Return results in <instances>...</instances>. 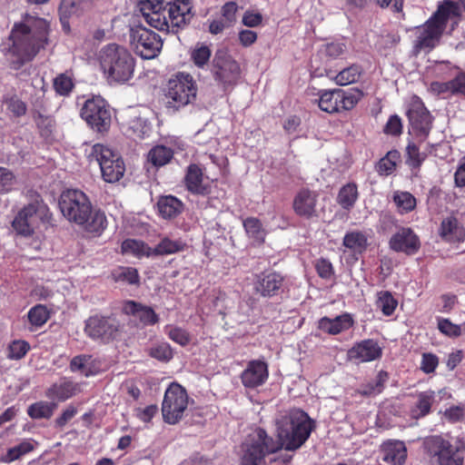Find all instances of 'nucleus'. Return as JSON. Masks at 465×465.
Segmentation results:
<instances>
[{
  "label": "nucleus",
  "instance_id": "1",
  "mask_svg": "<svg viewBox=\"0 0 465 465\" xmlns=\"http://www.w3.org/2000/svg\"><path fill=\"white\" fill-rule=\"evenodd\" d=\"M275 425L278 440L260 428L249 434L242 444V465H266L267 461L283 465L289 462L291 457L279 460L276 452L282 448L290 451L300 449L315 427L309 415L299 409L280 413Z\"/></svg>",
  "mask_w": 465,
  "mask_h": 465
},
{
  "label": "nucleus",
  "instance_id": "2",
  "mask_svg": "<svg viewBox=\"0 0 465 465\" xmlns=\"http://www.w3.org/2000/svg\"><path fill=\"white\" fill-rule=\"evenodd\" d=\"M49 23L40 17L25 15L23 22L14 25L8 38L1 45L3 54L19 69L32 61L48 44Z\"/></svg>",
  "mask_w": 465,
  "mask_h": 465
},
{
  "label": "nucleus",
  "instance_id": "3",
  "mask_svg": "<svg viewBox=\"0 0 465 465\" xmlns=\"http://www.w3.org/2000/svg\"><path fill=\"white\" fill-rule=\"evenodd\" d=\"M140 11L152 27L163 32H177L192 18L191 0H144Z\"/></svg>",
  "mask_w": 465,
  "mask_h": 465
},
{
  "label": "nucleus",
  "instance_id": "4",
  "mask_svg": "<svg viewBox=\"0 0 465 465\" xmlns=\"http://www.w3.org/2000/svg\"><path fill=\"white\" fill-rule=\"evenodd\" d=\"M465 11V0H444L437 11L421 25L415 28L413 52L430 53L441 40L449 20L458 18Z\"/></svg>",
  "mask_w": 465,
  "mask_h": 465
},
{
  "label": "nucleus",
  "instance_id": "5",
  "mask_svg": "<svg viewBox=\"0 0 465 465\" xmlns=\"http://www.w3.org/2000/svg\"><path fill=\"white\" fill-rule=\"evenodd\" d=\"M59 208L69 221L83 226L91 232H99L106 226L105 215L93 209L87 195L77 189H68L62 193Z\"/></svg>",
  "mask_w": 465,
  "mask_h": 465
},
{
  "label": "nucleus",
  "instance_id": "6",
  "mask_svg": "<svg viewBox=\"0 0 465 465\" xmlns=\"http://www.w3.org/2000/svg\"><path fill=\"white\" fill-rule=\"evenodd\" d=\"M96 60L104 78L110 84H123L134 77L136 61L124 45L115 43L103 45Z\"/></svg>",
  "mask_w": 465,
  "mask_h": 465
},
{
  "label": "nucleus",
  "instance_id": "7",
  "mask_svg": "<svg viewBox=\"0 0 465 465\" xmlns=\"http://www.w3.org/2000/svg\"><path fill=\"white\" fill-rule=\"evenodd\" d=\"M164 92L168 105L179 109L195 100L197 85L190 74L182 72L168 80Z\"/></svg>",
  "mask_w": 465,
  "mask_h": 465
},
{
  "label": "nucleus",
  "instance_id": "8",
  "mask_svg": "<svg viewBox=\"0 0 465 465\" xmlns=\"http://www.w3.org/2000/svg\"><path fill=\"white\" fill-rule=\"evenodd\" d=\"M89 159L99 164L102 177L107 183L118 182L124 174L125 165L122 157L117 152L104 144H94L89 153Z\"/></svg>",
  "mask_w": 465,
  "mask_h": 465
},
{
  "label": "nucleus",
  "instance_id": "9",
  "mask_svg": "<svg viewBox=\"0 0 465 465\" xmlns=\"http://www.w3.org/2000/svg\"><path fill=\"white\" fill-rule=\"evenodd\" d=\"M130 43L135 54L143 59L155 58L163 47L160 35L143 25L131 27Z\"/></svg>",
  "mask_w": 465,
  "mask_h": 465
},
{
  "label": "nucleus",
  "instance_id": "10",
  "mask_svg": "<svg viewBox=\"0 0 465 465\" xmlns=\"http://www.w3.org/2000/svg\"><path fill=\"white\" fill-rule=\"evenodd\" d=\"M188 406V395L184 388L172 383L165 391L162 403L163 420L169 424L177 423L183 416Z\"/></svg>",
  "mask_w": 465,
  "mask_h": 465
},
{
  "label": "nucleus",
  "instance_id": "11",
  "mask_svg": "<svg viewBox=\"0 0 465 465\" xmlns=\"http://www.w3.org/2000/svg\"><path fill=\"white\" fill-rule=\"evenodd\" d=\"M423 446L429 455L437 458L438 465H463V456L459 447L454 446L441 435L426 437Z\"/></svg>",
  "mask_w": 465,
  "mask_h": 465
},
{
  "label": "nucleus",
  "instance_id": "12",
  "mask_svg": "<svg viewBox=\"0 0 465 465\" xmlns=\"http://www.w3.org/2000/svg\"><path fill=\"white\" fill-rule=\"evenodd\" d=\"M119 330V322L111 316L94 314L84 322V333L95 341L107 343L115 339Z\"/></svg>",
  "mask_w": 465,
  "mask_h": 465
},
{
  "label": "nucleus",
  "instance_id": "13",
  "mask_svg": "<svg viewBox=\"0 0 465 465\" xmlns=\"http://www.w3.org/2000/svg\"><path fill=\"white\" fill-rule=\"evenodd\" d=\"M82 118L95 131H107L111 125L112 116L104 99L94 96L87 99L82 109Z\"/></svg>",
  "mask_w": 465,
  "mask_h": 465
},
{
  "label": "nucleus",
  "instance_id": "14",
  "mask_svg": "<svg viewBox=\"0 0 465 465\" xmlns=\"http://www.w3.org/2000/svg\"><path fill=\"white\" fill-rule=\"evenodd\" d=\"M407 115L411 125L410 133L413 134L420 142H423L431 129L432 117L430 112L419 98H415L410 105Z\"/></svg>",
  "mask_w": 465,
  "mask_h": 465
},
{
  "label": "nucleus",
  "instance_id": "15",
  "mask_svg": "<svg viewBox=\"0 0 465 465\" xmlns=\"http://www.w3.org/2000/svg\"><path fill=\"white\" fill-rule=\"evenodd\" d=\"M213 74L214 79L223 86L233 84L240 76V65L225 54H216L213 59Z\"/></svg>",
  "mask_w": 465,
  "mask_h": 465
},
{
  "label": "nucleus",
  "instance_id": "16",
  "mask_svg": "<svg viewBox=\"0 0 465 465\" xmlns=\"http://www.w3.org/2000/svg\"><path fill=\"white\" fill-rule=\"evenodd\" d=\"M382 355V348L373 339H366L355 342L347 351L348 361L356 364L379 360Z\"/></svg>",
  "mask_w": 465,
  "mask_h": 465
},
{
  "label": "nucleus",
  "instance_id": "17",
  "mask_svg": "<svg viewBox=\"0 0 465 465\" xmlns=\"http://www.w3.org/2000/svg\"><path fill=\"white\" fill-rule=\"evenodd\" d=\"M389 246L396 252L413 255L419 251L420 242L418 235L411 228L402 227L391 235Z\"/></svg>",
  "mask_w": 465,
  "mask_h": 465
},
{
  "label": "nucleus",
  "instance_id": "18",
  "mask_svg": "<svg viewBox=\"0 0 465 465\" xmlns=\"http://www.w3.org/2000/svg\"><path fill=\"white\" fill-rule=\"evenodd\" d=\"M255 294L263 298H272L280 293L283 285V277L277 272L260 273L253 280Z\"/></svg>",
  "mask_w": 465,
  "mask_h": 465
},
{
  "label": "nucleus",
  "instance_id": "19",
  "mask_svg": "<svg viewBox=\"0 0 465 465\" xmlns=\"http://www.w3.org/2000/svg\"><path fill=\"white\" fill-rule=\"evenodd\" d=\"M268 377V364L262 360L249 361L240 376L242 385L248 389H255L263 385Z\"/></svg>",
  "mask_w": 465,
  "mask_h": 465
},
{
  "label": "nucleus",
  "instance_id": "20",
  "mask_svg": "<svg viewBox=\"0 0 465 465\" xmlns=\"http://www.w3.org/2000/svg\"><path fill=\"white\" fill-rule=\"evenodd\" d=\"M318 193L308 189L301 190L293 200V210L301 217L311 219L317 216Z\"/></svg>",
  "mask_w": 465,
  "mask_h": 465
},
{
  "label": "nucleus",
  "instance_id": "21",
  "mask_svg": "<svg viewBox=\"0 0 465 465\" xmlns=\"http://www.w3.org/2000/svg\"><path fill=\"white\" fill-rule=\"evenodd\" d=\"M354 324L351 314L344 312L334 318L322 317L319 320L318 327L323 332L337 335L351 329Z\"/></svg>",
  "mask_w": 465,
  "mask_h": 465
},
{
  "label": "nucleus",
  "instance_id": "22",
  "mask_svg": "<svg viewBox=\"0 0 465 465\" xmlns=\"http://www.w3.org/2000/svg\"><path fill=\"white\" fill-rule=\"evenodd\" d=\"M187 190L198 195H207L211 193V185L204 183L202 169L197 164H190L184 177Z\"/></svg>",
  "mask_w": 465,
  "mask_h": 465
},
{
  "label": "nucleus",
  "instance_id": "23",
  "mask_svg": "<svg viewBox=\"0 0 465 465\" xmlns=\"http://www.w3.org/2000/svg\"><path fill=\"white\" fill-rule=\"evenodd\" d=\"M123 311L124 313L133 315L138 319L144 326L153 325L159 321V316L151 307L142 305L134 301H127L124 304Z\"/></svg>",
  "mask_w": 465,
  "mask_h": 465
},
{
  "label": "nucleus",
  "instance_id": "24",
  "mask_svg": "<svg viewBox=\"0 0 465 465\" xmlns=\"http://www.w3.org/2000/svg\"><path fill=\"white\" fill-rule=\"evenodd\" d=\"M383 460L391 465H402L407 458V449L403 441L389 440L381 446Z\"/></svg>",
  "mask_w": 465,
  "mask_h": 465
},
{
  "label": "nucleus",
  "instance_id": "25",
  "mask_svg": "<svg viewBox=\"0 0 465 465\" xmlns=\"http://www.w3.org/2000/svg\"><path fill=\"white\" fill-rule=\"evenodd\" d=\"M440 236L449 242H462L465 240V230L460 225L455 217H447L441 222Z\"/></svg>",
  "mask_w": 465,
  "mask_h": 465
},
{
  "label": "nucleus",
  "instance_id": "26",
  "mask_svg": "<svg viewBox=\"0 0 465 465\" xmlns=\"http://www.w3.org/2000/svg\"><path fill=\"white\" fill-rule=\"evenodd\" d=\"M79 391H80L79 384H77L72 381L64 380V381H61L59 383L54 384L48 390L47 396L49 398H53V399H56L58 401H64L73 397Z\"/></svg>",
  "mask_w": 465,
  "mask_h": 465
},
{
  "label": "nucleus",
  "instance_id": "27",
  "mask_svg": "<svg viewBox=\"0 0 465 465\" xmlns=\"http://www.w3.org/2000/svg\"><path fill=\"white\" fill-rule=\"evenodd\" d=\"M435 401V391L429 390L421 391L417 395V401L411 410V417L420 419L430 412L431 406Z\"/></svg>",
  "mask_w": 465,
  "mask_h": 465
},
{
  "label": "nucleus",
  "instance_id": "28",
  "mask_svg": "<svg viewBox=\"0 0 465 465\" xmlns=\"http://www.w3.org/2000/svg\"><path fill=\"white\" fill-rule=\"evenodd\" d=\"M342 244L353 253L361 254L367 249L368 238L362 232L351 231L345 233Z\"/></svg>",
  "mask_w": 465,
  "mask_h": 465
},
{
  "label": "nucleus",
  "instance_id": "29",
  "mask_svg": "<svg viewBox=\"0 0 465 465\" xmlns=\"http://www.w3.org/2000/svg\"><path fill=\"white\" fill-rule=\"evenodd\" d=\"M47 212V206L42 200L37 198L25 205L17 214H22L25 221L36 225L38 220H42L46 215Z\"/></svg>",
  "mask_w": 465,
  "mask_h": 465
},
{
  "label": "nucleus",
  "instance_id": "30",
  "mask_svg": "<svg viewBox=\"0 0 465 465\" xmlns=\"http://www.w3.org/2000/svg\"><path fill=\"white\" fill-rule=\"evenodd\" d=\"M157 206L160 214L163 218L172 219L181 213L183 204L176 197L168 195L162 197Z\"/></svg>",
  "mask_w": 465,
  "mask_h": 465
},
{
  "label": "nucleus",
  "instance_id": "31",
  "mask_svg": "<svg viewBox=\"0 0 465 465\" xmlns=\"http://www.w3.org/2000/svg\"><path fill=\"white\" fill-rule=\"evenodd\" d=\"M358 198L359 192L356 183H348L340 189L336 201L342 209L350 211L353 208Z\"/></svg>",
  "mask_w": 465,
  "mask_h": 465
},
{
  "label": "nucleus",
  "instance_id": "32",
  "mask_svg": "<svg viewBox=\"0 0 465 465\" xmlns=\"http://www.w3.org/2000/svg\"><path fill=\"white\" fill-rule=\"evenodd\" d=\"M186 243L182 239H171L163 237L159 243L153 248V255H170L183 252Z\"/></svg>",
  "mask_w": 465,
  "mask_h": 465
},
{
  "label": "nucleus",
  "instance_id": "33",
  "mask_svg": "<svg viewBox=\"0 0 465 465\" xmlns=\"http://www.w3.org/2000/svg\"><path fill=\"white\" fill-rule=\"evenodd\" d=\"M36 442L34 440L27 439L21 441L19 444L9 448L7 451L3 455L2 461L5 463H11L24 455L33 451Z\"/></svg>",
  "mask_w": 465,
  "mask_h": 465
},
{
  "label": "nucleus",
  "instance_id": "34",
  "mask_svg": "<svg viewBox=\"0 0 465 465\" xmlns=\"http://www.w3.org/2000/svg\"><path fill=\"white\" fill-rule=\"evenodd\" d=\"M122 252L126 254H133L138 258L150 257L153 255V248L142 241L127 239L122 243Z\"/></svg>",
  "mask_w": 465,
  "mask_h": 465
},
{
  "label": "nucleus",
  "instance_id": "35",
  "mask_svg": "<svg viewBox=\"0 0 465 465\" xmlns=\"http://www.w3.org/2000/svg\"><path fill=\"white\" fill-rule=\"evenodd\" d=\"M70 369L74 372H80L85 377L93 376L97 373L94 366V361L90 355H78L72 359Z\"/></svg>",
  "mask_w": 465,
  "mask_h": 465
},
{
  "label": "nucleus",
  "instance_id": "36",
  "mask_svg": "<svg viewBox=\"0 0 465 465\" xmlns=\"http://www.w3.org/2000/svg\"><path fill=\"white\" fill-rule=\"evenodd\" d=\"M173 156V151L164 145H156L153 147L147 155V160L155 167H161L167 164Z\"/></svg>",
  "mask_w": 465,
  "mask_h": 465
},
{
  "label": "nucleus",
  "instance_id": "37",
  "mask_svg": "<svg viewBox=\"0 0 465 465\" xmlns=\"http://www.w3.org/2000/svg\"><path fill=\"white\" fill-rule=\"evenodd\" d=\"M56 404L54 402L40 401L31 404L27 409V414L30 418L38 419H49L52 417Z\"/></svg>",
  "mask_w": 465,
  "mask_h": 465
},
{
  "label": "nucleus",
  "instance_id": "38",
  "mask_svg": "<svg viewBox=\"0 0 465 465\" xmlns=\"http://www.w3.org/2000/svg\"><path fill=\"white\" fill-rule=\"evenodd\" d=\"M339 89L323 91L318 100L320 109L329 114L339 112Z\"/></svg>",
  "mask_w": 465,
  "mask_h": 465
},
{
  "label": "nucleus",
  "instance_id": "39",
  "mask_svg": "<svg viewBox=\"0 0 465 465\" xmlns=\"http://www.w3.org/2000/svg\"><path fill=\"white\" fill-rule=\"evenodd\" d=\"M393 202L401 214L413 211L417 204L416 198L411 193L402 191H396L393 193Z\"/></svg>",
  "mask_w": 465,
  "mask_h": 465
},
{
  "label": "nucleus",
  "instance_id": "40",
  "mask_svg": "<svg viewBox=\"0 0 465 465\" xmlns=\"http://www.w3.org/2000/svg\"><path fill=\"white\" fill-rule=\"evenodd\" d=\"M86 0H61L59 14L64 21L72 15H79L87 6Z\"/></svg>",
  "mask_w": 465,
  "mask_h": 465
},
{
  "label": "nucleus",
  "instance_id": "41",
  "mask_svg": "<svg viewBox=\"0 0 465 465\" xmlns=\"http://www.w3.org/2000/svg\"><path fill=\"white\" fill-rule=\"evenodd\" d=\"M147 352L150 357L162 362H168L173 357V349L166 341H159L153 344L147 350Z\"/></svg>",
  "mask_w": 465,
  "mask_h": 465
},
{
  "label": "nucleus",
  "instance_id": "42",
  "mask_svg": "<svg viewBox=\"0 0 465 465\" xmlns=\"http://www.w3.org/2000/svg\"><path fill=\"white\" fill-rule=\"evenodd\" d=\"M28 321L31 324V331L43 326L49 318L46 307L43 304H37L32 307L27 313Z\"/></svg>",
  "mask_w": 465,
  "mask_h": 465
},
{
  "label": "nucleus",
  "instance_id": "43",
  "mask_svg": "<svg viewBox=\"0 0 465 465\" xmlns=\"http://www.w3.org/2000/svg\"><path fill=\"white\" fill-rule=\"evenodd\" d=\"M361 74V68L357 64H352L341 70L334 77V81L339 85H348L358 81Z\"/></svg>",
  "mask_w": 465,
  "mask_h": 465
},
{
  "label": "nucleus",
  "instance_id": "44",
  "mask_svg": "<svg viewBox=\"0 0 465 465\" xmlns=\"http://www.w3.org/2000/svg\"><path fill=\"white\" fill-rule=\"evenodd\" d=\"M164 333L169 337L170 340L175 343L184 347L191 341L190 333L178 326L168 324L164 327Z\"/></svg>",
  "mask_w": 465,
  "mask_h": 465
},
{
  "label": "nucleus",
  "instance_id": "45",
  "mask_svg": "<svg viewBox=\"0 0 465 465\" xmlns=\"http://www.w3.org/2000/svg\"><path fill=\"white\" fill-rule=\"evenodd\" d=\"M407 164L412 169H419L426 159V153H420L419 146L414 142H409L406 147Z\"/></svg>",
  "mask_w": 465,
  "mask_h": 465
},
{
  "label": "nucleus",
  "instance_id": "46",
  "mask_svg": "<svg viewBox=\"0 0 465 465\" xmlns=\"http://www.w3.org/2000/svg\"><path fill=\"white\" fill-rule=\"evenodd\" d=\"M243 227L249 237L262 242L265 237V232L262 227L261 222L256 218H247L243 221Z\"/></svg>",
  "mask_w": 465,
  "mask_h": 465
},
{
  "label": "nucleus",
  "instance_id": "47",
  "mask_svg": "<svg viewBox=\"0 0 465 465\" xmlns=\"http://www.w3.org/2000/svg\"><path fill=\"white\" fill-rule=\"evenodd\" d=\"M388 380V373L386 371H381L376 379L368 384L364 385L360 392L362 395H374L381 393L383 388V384Z\"/></svg>",
  "mask_w": 465,
  "mask_h": 465
},
{
  "label": "nucleus",
  "instance_id": "48",
  "mask_svg": "<svg viewBox=\"0 0 465 465\" xmlns=\"http://www.w3.org/2000/svg\"><path fill=\"white\" fill-rule=\"evenodd\" d=\"M397 305L398 302L391 292H381L379 293L377 306L381 310L384 315L391 316L394 312Z\"/></svg>",
  "mask_w": 465,
  "mask_h": 465
},
{
  "label": "nucleus",
  "instance_id": "49",
  "mask_svg": "<svg viewBox=\"0 0 465 465\" xmlns=\"http://www.w3.org/2000/svg\"><path fill=\"white\" fill-rule=\"evenodd\" d=\"M74 87L72 77L67 74H60L54 79V88L60 95H68Z\"/></svg>",
  "mask_w": 465,
  "mask_h": 465
},
{
  "label": "nucleus",
  "instance_id": "50",
  "mask_svg": "<svg viewBox=\"0 0 465 465\" xmlns=\"http://www.w3.org/2000/svg\"><path fill=\"white\" fill-rule=\"evenodd\" d=\"M114 279L118 282H125L135 284L139 282V274L136 269L132 267H122L114 272Z\"/></svg>",
  "mask_w": 465,
  "mask_h": 465
},
{
  "label": "nucleus",
  "instance_id": "51",
  "mask_svg": "<svg viewBox=\"0 0 465 465\" xmlns=\"http://www.w3.org/2000/svg\"><path fill=\"white\" fill-rule=\"evenodd\" d=\"M30 346L25 341H14L8 347L7 357L12 360H20L25 356Z\"/></svg>",
  "mask_w": 465,
  "mask_h": 465
},
{
  "label": "nucleus",
  "instance_id": "52",
  "mask_svg": "<svg viewBox=\"0 0 465 465\" xmlns=\"http://www.w3.org/2000/svg\"><path fill=\"white\" fill-rule=\"evenodd\" d=\"M211 50L208 46H196L191 53V58L198 67H203L210 60Z\"/></svg>",
  "mask_w": 465,
  "mask_h": 465
},
{
  "label": "nucleus",
  "instance_id": "53",
  "mask_svg": "<svg viewBox=\"0 0 465 465\" xmlns=\"http://www.w3.org/2000/svg\"><path fill=\"white\" fill-rule=\"evenodd\" d=\"M130 131L135 138L143 139L148 136L151 128L146 120L135 118L130 123Z\"/></svg>",
  "mask_w": 465,
  "mask_h": 465
},
{
  "label": "nucleus",
  "instance_id": "54",
  "mask_svg": "<svg viewBox=\"0 0 465 465\" xmlns=\"http://www.w3.org/2000/svg\"><path fill=\"white\" fill-rule=\"evenodd\" d=\"M15 183L14 173L7 168L0 167V193L10 192Z\"/></svg>",
  "mask_w": 465,
  "mask_h": 465
},
{
  "label": "nucleus",
  "instance_id": "55",
  "mask_svg": "<svg viewBox=\"0 0 465 465\" xmlns=\"http://www.w3.org/2000/svg\"><path fill=\"white\" fill-rule=\"evenodd\" d=\"M12 226L17 233L29 236L34 232V228L35 225L30 222L25 221L22 214H17L12 223Z\"/></svg>",
  "mask_w": 465,
  "mask_h": 465
},
{
  "label": "nucleus",
  "instance_id": "56",
  "mask_svg": "<svg viewBox=\"0 0 465 465\" xmlns=\"http://www.w3.org/2000/svg\"><path fill=\"white\" fill-rule=\"evenodd\" d=\"M443 417L450 423L460 422L465 418V407L462 405H453L446 409Z\"/></svg>",
  "mask_w": 465,
  "mask_h": 465
},
{
  "label": "nucleus",
  "instance_id": "57",
  "mask_svg": "<svg viewBox=\"0 0 465 465\" xmlns=\"http://www.w3.org/2000/svg\"><path fill=\"white\" fill-rule=\"evenodd\" d=\"M322 51L330 58L335 59L346 52V45L342 42H331L325 45Z\"/></svg>",
  "mask_w": 465,
  "mask_h": 465
},
{
  "label": "nucleus",
  "instance_id": "58",
  "mask_svg": "<svg viewBox=\"0 0 465 465\" xmlns=\"http://www.w3.org/2000/svg\"><path fill=\"white\" fill-rule=\"evenodd\" d=\"M383 131L386 134L400 135L402 132L401 119L397 114L390 116Z\"/></svg>",
  "mask_w": 465,
  "mask_h": 465
},
{
  "label": "nucleus",
  "instance_id": "59",
  "mask_svg": "<svg viewBox=\"0 0 465 465\" xmlns=\"http://www.w3.org/2000/svg\"><path fill=\"white\" fill-rule=\"evenodd\" d=\"M438 328L442 333L452 337H458L461 333L460 327L452 323L448 319H440Z\"/></svg>",
  "mask_w": 465,
  "mask_h": 465
},
{
  "label": "nucleus",
  "instance_id": "60",
  "mask_svg": "<svg viewBox=\"0 0 465 465\" xmlns=\"http://www.w3.org/2000/svg\"><path fill=\"white\" fill-rule=\"evenodd\" d=\"M315 269L319 276L322 279L329 280L334 273L332 264L326 259H320L315 263Z\"/></svg>",
  "mask_w": 465,
  "mask_h": 465
},
{
  "label": "nucleus",
  "instance_id": "61",
  "mask_svg": "<svg viewBox=\"0 0 465 465\" xmlns=\"http://www.w3.org/2000/svg\"><path fill=\"white\" fill-rule=\"evenodd\" d=\"M428 91L433 95H442L444 97L453 95L450 94V86L448 82H431Z\"/></svg>",
  "mask_w": 465,
  "mask_h": 465
},
{
  "label": "nucleus",
  "instance_id": "62",
  "mask_svg": "<svg viewBox=\"0 0 465 465\" xmlns=\"http://www.w3.org/2000/svg\"><path fill=\"white\" fill-rule=\"evenodd\" d=\"M439 364L438 357L432 353H424L420 362V370L425 373H431Z\"/></svg>",
  "mask_w": 465,
  "mask_h": 465
},
{
  "label": "nucleus",
  "instance_id": "63",
  "mask_svg": "<svg viewBox=\"0 0 465 465\" xmlns=\"http://www.w3.org/2000/svg\"><path fill=\"white\" fill-rule=\"evenodd\" d=\"M238 5L235 2H227L222 7V15L224 21L232 25L236 20Z\"/></svg>",
  "mask_w": 465,
  "mask_h": 465
},
{
  "label": "nucleus",
  "instance_id": "64",
  "mask_svg": "<svg viewBox=\"0 0 465 465\" xmlns=\"http://www.w3.org/2000/svg\"><path fill=\"white\" fill-rule=\"evenodd\" d=\"M450 86V94H465V73H460L455 78L449 81Z\"/></svg>",
  "mask_w": 465,
  "mask_h": 465
}]
</instances>
